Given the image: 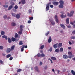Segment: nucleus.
<instances>
[{
	"label": "nucleus",
	"mask_w": 75,
	"mask_h": 75,
	"mask_svg": "<svg viewBox=\"0 0 75 75\" xmlns=\"http://www.w3.org/2000/svg\"><path fill=\"white\" fill-rule=\"evenodd\" d=\"M20 31L18 32V34L19 35H21L22 33H23V28H24V25H21L20 26Z\"/></svg>",
	"instance_id": "1"
},
{
	"label": "nucleus",
	"mask_w": 75,
	"mask_h": 75,
	"mask_svg": "<svg viewBox=\"0 0 75 75\" xmlns=\"http://www.w3.org/2000/svg\"><path fill=\"white\" fill-rule=\"evenodd\" d=\"M68 54L69 55L68 56V58H69L71 59V58L74 57V55H72V53L71 52H68Z\"/></svg>",
	"instance_id": "2"
},
{
	"label": "nucleus",
	"mask_w": 75,
	"mask_h": 75,
	"mask_svg": "<svg viewBox=\"0 0 75 75\" xmlns=\"http://www.w3.org/2000/svg\"><path fill=\"white\" fill-rule=\"evenodd\" d=\"M74 11H71L70 14H69V13H67V16L68 17H72L73 16V14H74Z\"/></svg>",
	"instance_id": "3"
},
{
	"label": "nucleus",
	"mask_w": 75,
	"mask_h": 75,
	"mask_svg": "<svg viewBox=\"0 0 75 75\" xmlns=\"http://www.w3.org/2000/svg\"><path fill=\"white\" fill-rule=\"evenodd\" d=\"M60 13L61 14H62V15H60V17L61 18H65V17H67L66 15L64 16L63 14H64V11H62L60 12Z\"/></svg>",
	"instance_id": "4"
},
{
	"label": "nucleus",
	"mask_w": 75,
	"mask_h": 75,
	"mask_svg": "<svg viewBox=\"0 0 75 75\" xmlns=\"http://www.w3.org/2000/svg\"><path fill=\"white\" fill-rule=\"evenodd\" d=\"M49 21L50 22L52 25H55V22L53 21V20H52V19H50Z\"/></svg>",
	"instance_id": "5"
},
{
	"label": "nucleus",
	"mask_w": 75,
	"mask_h": 75,
	"mask_svg": "<svg viewBox=\"0 0 75 75\" xmlns=\"http://www.w3.org/2000/svg\"><path fill=\"white\" fill-rule=\"evenodd\" d=\"M34 69L35 70H36V71H37L38 72H40V71L39 70V69H38V66H35L34 67Z\"/></svg>",
	"instance_id": "6"
},
{
	"label": "nucleus",
	"mask_w": 75,
	"mask_h": 75,
	"mask_svg": "<svg viewBox=\"0 0 75 75\" xmlns=\"http://www.w3.org/2000/svg\"><path fill=\"white\" fill-rule=\"evenodd\" d=\"M54 18L55 19V21L57 23H58V22H59V21L58 20V16L57 15H55L54 16Z\"/></svg>",
	"instance_id": "7"
},
{
	"label": "nucleus",
	"mask_w": 75,
	"mask_h": 75,
	"mask_svg": "<svg viewBox=\"0 0 75 75\" xmlns=\"http://www.w3.org/2000/svg\"><path fill=\"white\" fill-rule=\"evenodd\" d=\"M52 41V39L51 38V37L50 36L49 38V39L48 40V42L49 43H50Z\"/></svg>",
	"instance_id": "8"
},
{
	"label": "nucleus",
	"mask_w": 75,
	"mask_h": 75,
	"mask_svg": "<svg viewBox=\"0 0 75 75\" xmlns=\"http://www.w3.org/2000/svg\"><path fill=\"white\" fill-rule=\"evenodd\" d=\"M11 50L10 48H8L6 50L7 53H9L10 51Z\"/></svg>",
	"instance_id": "9"
},
{
	"label": "nucleus",
	"mask_w": 75,
	"mask_h": 75,
	"mask_svg": "<svg viewBox=\"0 0 75 75\" xmlns=\"http://www.w3.org/2000/svg\"><path fill=\"white\" fill-rule=\"evenodd\" d=\"M62 43H60L57 45L58 48H60V47H62Z\"/></svg>",
	"instance_id": "10"
},
{
	"label": "nucleus",
	"mask_w": 75,
	"mask_h": 75,
	"mask_svg": "<svg viewBox=\"0 0 75 75\" xmlns=\"http://www.w3.org/2000/svg\"><path fill=\"white\" fill-rule=\"evenodd\" d=\"M22 48L21 49V52H23V51H24V48H25V45H23L22 46Z\"/></svg>",
	"instance_id": "11"
},
{
	"label": "nucleus",
	"mask_w": 75,
	"mask_h": 75,
	"mask_svg": "<svg viewBox=\"0 0 75 75\" xmlns=\"http://www.w3.org/2000/svg\"><path fill=\"white\" fill-rule=\"evenodd\" d=\"M63 58L65 59H68V56L67 55H63Z\"/></svg>",
	"instance_id": "12"
},
{
	"label": "nucleus",
	"mask_w": 75,
	"mask_h": 75,
	"mask_svg": "<svg viewBox=\"0 0 75 75\" xmlns=\"http://www.w3.org/2000/svg\"><path fill=\"white\" fill-rule=\"evenodd\" d=\"M21 3L22 4H25V0H21Z\"/></svg>",
	"instance_id": "13"
},
{
	"label": "nucleus",
	"mask_w": 75,
	"mask_h": 75,
	"mask_svg": "<svg viewBox=\"0 0 75 75\" xmlns=\"http://www.w3.org/2000/svg\"><path fill=\"white\" fill-rule=\"evenodd\" d=\"M53 4L54 5H58L59 3L57 1H55L53 3Z\"/></svg>",
	"instance_id": "14"
},
{
	"label": "nucleus",
	"mask_w": 75,
	"mask_h": 75,
	"mask_svg": "<svg viewBox=\"0 0 75 75\" xmlns=\"http://www.w3.org/2000/svg\"><path fill=\"white\" fill-rule=\"evenodd\" d=\"M58 44V43H57V44H55L53 45V47L54 48L56 49L57 48V45Z\"/></svg>",
	"instance_id": "15"
},
{
	"label": "nucleus",
	"mask_w": 75,
	"mask_h": 75,
	"mask_svg": "<svg viewBox=\"0 0 75 75\" xmlns=\"http://www.w3.org/2000/svg\"><path fill=\"white\" fill-rule=\"evenodd\" d=\"M2 38H5V39L6 40H7L8 39V38H7V36H5V35H4L2 36Z\"/></svg>",
	"instance_id": "16"
},
{
	"label": "nucleus",
	"mask_w": 75,
	"mask_h": 75,
	"mask_svg": "<svg viewBox=\"0 0 75 75\" xmlns=\"http://www.w3.org/2000/svg\"><path fill=\"white\" fill-rule=\"evenodd\" d=\"M20 17V16L19 15V14H17L16 15V18H17V19H18Z\"/></svg>",
	"instance_id": "17"
},
{
	"label": "nucleus",
	"mask_w": 75,
	"mask_h": 75,
	"mask_svg": "<svg viewBox=\"0 0 75 75\" xmlns=\"http://www.w3.org/2000/svg\"><path fill=\"white\" fill-rule=\"evenodd\" d=\"M60 26L62 28H63V29H65V25H64L62 24H60Z\"/></svg>",
	"instance_id": "18"
},
{
	"label": "nucleus",
	"mask_w": 75,
	"mask_h": 75,
	"mask_svg": "<svg viewBox=\"0 0 75 75\" xmlns=\"http://www.w3.org/2000/svg\"><path fill=\"white\" fill-rule=\"evenodd\" d=\"M51 59H52V60H54V61H55V60L57 59L56 58L54 57H52L51 58Z\"/></svg>",
	"instance_id": "19"
},
{
	"label": "nucleus",
	"mask_w": 75,
	"mask_h": 75,
	"mask_svg": "<svg viewBox=\"0 0 75 75\" xmlns=\"http://www.w3.org/2000/svg\"><path fill=\"white\" fill-rule=\"evenodd\" d=\"M59 3L60 4H62V5H63L64 4V1H59Z\"/></svg>",
	"instance_id": "20"
},
{
	"label": "nucleus",
	"mask_w": 75,
	"mask_h": 75,
	"mask_svg": "<svg viewBox=\"0 0 75 75\" xmlns=\"http://www.w3.org/2000/svg\"><path fill=\"white\" fill-rule=\"evenodd\" d=\"M13 8L12 5L10 6L8 8V10H11V8Z\"/></svg>",
	"instance_id": "21"
},
{
	"label": "nucleus",
	"mask_w": 75,
	"mask_h": 75,
	"mask_svg": "<svg viewBox=\"0 0 75 75\" xmlns=\"http://www.w3.org/2000/svg\"><path fill=\"white\" fill-rule=\"evenodd\" d=\"M16 40V39H15V38H11L12 41H13V42H14Z\"/></svg>",
	"instance_id": "22"
},
{
	"label": "nucleus",
	"mask_w": 75,
	"mask_h": 75,
	"mask_svg": "<svg viewBox=\"0 0 75 75\" xmlns=\"http://www.w3.org/2000/svg\"><path fill=\"white\" fill-rule=\"evenodd\" d=\"M59 8H63L64 7V6L63 5L60 4V5L59 6Z\"/></svg>",
	"instance_id": "23"
},
{
	"label": "nucleus",
	"mask_w": 75,
	"mask_h": 75,
	"mask_svg": "<svg viewBox=\"0 0 75 75\" xmlns=\"http://www.w3.org/2000/svg\"><path fill=\"white\" fill-rule=\"evenodd\" d=\"M49 9H50V7L46 6V11H48V10H49Z\"/></svg>",
	"instance_id": "24"
},
{
	"label": "nucleus",
	"mask_w": 75,
	"mask_h": 75,
	"mask_svg": "<svg viewBox=\"0 0 75 75\" xmlns=\"http://www.w3.org/2000/svg\"><path fill=\"white\" fill-rule=\"evenodd\" d=\"M71 73L73 75H75V72L73 70H72L71 71Z\"/></svg>",
	"instance_id": "25"
},
{
	"label": "nucleus",
	"mask_w": 75,
	"mask_h": 75,
	"mask_svg": "<svg viewBox=\"0 0 75 75\" xmlns=\"http://www.w3.org/2000/svg\"><path fill=\"white\" fill-rule=\"evenodd\" d=\"M5 34V32L4 31H1V35H4Z\"/></svg>",
	"instance_id": "26"
},
{
	"label": "nucleus",
	"mask_w": 75,
	"mask_h": 75,
	"mask_svg": "<svg viewBox=\"0 0 75 75\" xmlns=\"http://www.w3.org/2000/svg\"><path fill=\"white\" fill-rule=\"evenodd\" d=\"M69 18H67L66 20V22L67 24L69 23Z\"/></svg>",
	"instance_id": "27"
},
{
	"label": "nucleus",
	"mask_w": 75,
	"mask_h": 75,
	"mask_svg": "<svg viewBox=\"0 0 75 75\" xmlns=\"http://www.w3.org/2000/svg\"><path fill=\"white\" fill-rule=\"evenodd\" d=\"M8 41L9 43H11V39H10V38H8Z\"/></svg>",
	"instance_id": "28"
},
{
	"label": "nucleus",
	"mask_w": 75,
	"mask_h": 75,
	"mask_svg": "<svg viewBox=\"0 0 75 75\" xmlns=\"http://www.w3.org/2000/svg\"><path fill=\"white\" fill-rule=\"evenodd\" d=\"M18 37V35L17 33H16L15 34V38H17Z\"/></svg>",
	"instance_id": "29"
},
{
	"label": "nucleus",
	"mask_w": 75,
	"mask_h": 75,
	"mask_svg": "<svg viewBox=\"0 0 75 75\" xmlns=\"http://www.w3.org/2000/svg\"><path fill=\"white\" fill-rule=\"evenodd\" d=\"M16 25V23H14L12 22L11 23V25H12V26H15Z\"/></svg>",
	"instance_id": "30"
},
{
	"label": "nucleus",
	"mask_w": 75,
	"mask_h": 75,
	"mask_svg": "<svg viewBox=\"0 0 75 75\" xmlns=\"http://www.w3.org/2000/svg\"><path fill=\"white\" fill-rule=\"evenodd\" d=\"M15 47V45H13L11 47V49L12 50H14V47Z\"/></svg>",
	"instance_id": "31"
},
{
	"label": "nucleus",
	"mask_w": 75,
	"mask_h": 75,
	"mask_svg": "<svg viewBox=\"0 0 75 75\" xmlns=\"http://www.w3.org/2000/svg\"><path fill=\"white\" fill-rule=\"evenodd\" d=\"M63 48L61 47L60 48L59 51L60 52H63Z\"/></svg>",
	"instance_id": "32"
},
{
	"label": "nucleus",
	"mask_w": 75,
	"mask_h": 75,
	"mask_svg": "<svg viewBox=\"0 0 75 75\" xmlns=\"http://www.w3.org/2000/svg\"><path fill=\"white\" fill-rule=\"evenodd\" d=\"M19 45H23V43L22 42V41H20L19 43Z\"/></svg>",
	"instance_id": "33"
},
{
	"label": "nucleus",
	"mask_w": 75,
	"mask_h": 75,
	"mask_svg": "<svg viewBox=\"0 0 75 75\" xmlns=\"http://www.w3.org/2000/svg\"><path fill=\"white\" fill-rule=\"evenodd\" d=\"M22 71V69H18L17 71V72H21Z\"/></svg>",
	"instance_id": "34"
},
{
	"label": "nucleus",
	"mask_w": 75,
	"mask_h": 75,
	"mask_svg": "<svg viewBox=\"0 0 75 75\" xmlns=\"http://www.w3.org/2000/svg\"><path fill=\"white\" fill-rule=\"evenodd\" d=\"M51 2H50L48 3L47 4L46 6H48V7H50V6L51 5Z\"/></svg>",
	"instance_id": "35"
},
{
	"label": "nucleus",
	"mask_w": 75,
	"mask_h": 75,
	"mask_svg": "<svg viewBox=\"0 0 75 75\" xmlns=\"http://www.w3.org/2000/svg\"><path fill=\"white\" fill-rule=\"evenodd\" d=\"M11 15L13 17H15L16 16V14L13 13H11Z\"/></svg>",
	"instance_id": "36"
},
{
	"label": "nucleus",
	"mask_w": 75,
	"mask_h": 75,
	"mask_svg": "<svg viewBox=\"0 0 75 75\" xmlns=\"http://www.w3.org/2000/svg\"><path fill=\"white\" fill-rule=\"evenodd\" d=\"M55 51L56 52H59V49H56L55 50Z\"/></svg>",
	"instance_id": "37"
},
{
	"label": "nucleus",
	"mask_w": 75,
	"mask_h": 75,
	"mask_svg": "<svg viewBox=\"0 0 75 75\" xmlns=\"http://www.w3.org/2000/svg\"><path fill=\"white\" fill-rule=\"evenodd\" d=\"M4 7V8H7L8 7V6L7 5H5L3 6Z\"/></svg>",
	"instance_id": "38"
},
{
	"label": "nucleus",
	"mask_w": 75,
	"mask_h": 75,
	"mask_svg": "<svg viewBox=\"0 0 75 75\" xmlns=\"http://www.w3.org/2000/svg\"><path fill=\"white\" fill-rule=\"evenodd\" d=\"M50 31H48V32H47V33H45V35H46V36H47L48 35V34H50Z\"/></svg>",
	"instance_id": "39"
},
{
	"label": "nucleus",
	"mask_w": 75,
	"mask_h": 75,
	"mask_svg": "<svg viewBox=\"0 0 75 75\" xmlns=\"http://www.w3.org/2000/svg\"><path fill=\"white\" fill-rule=\"evenodd\" d=\"M11 57V54H8L6 55L7 58H9Z\"/></svg>",
	"instance_id": "40"
},
{
	"label": "nucleus",
	"mask_w": 75,
	"mask_h": 75,
	"mask_svg": "<svg viewBox=\"0 0 75 75\" xmlns=\"http://www.w3.org/2000/svg\"><path fill=\"white\" fill-rule=\"evenodd\" d=\"M29 19L30 20H33V17H29Z\"/></svg>",
	"instance_id": "41"
},
{
	"label": "nucleus",
	"mask_w": 75,
	"mask_h": 75,
	"mask_svg": "<svg viewBox=\"0 0 75 75\" xmlns=\"http://www.w3.org/2000/svg\"><path fill=\"white\" fill-rule=\"evenodd\" d=\"M28 12L29 14H31V13H32V11H31V9H30L28 10Z\"/></svg>",
	"instance_id": "42"
},
{
	"label": "nucleus",
	"mask_w": 75,
	"mask_h": 75,
	"mask_svg": "<svg viewBox=\"0 0 75 75\" xmlns=\"http://www.w3.org/2000/svg\"><path fill=\"white\" fill-rule=\"evenodd\" d=\"M11 6H13V5L14 6L15 4V3L14 2H11Z\"/></svg>",
	"instance_id": "43"
},
{
	"label": "nucleus",
	"mask_w": 75,
	"mask_h": 75,
	"mask_svg": "<svg viewBox=\"0 0 75 75\" xmlns=\"http://www.w3.org/2000/svg\"><path fill=\"white\" fill-rule=\"evenodd\" d=\"M41 56L42 57H45V54L44 53H42L41 54Z\"/></svg>",
	"instance_id": "44"
},
{
	"label": "nucleus",
	"mask_w": 75,
	"mask_h": 75,
	"mask_svg": "<svg viewBox=\"0 0 75 75\" xmlns=\"http://www.w3.org/2000/svg\"><path fill=\"white\" fill-rule=\"evenodd\" d=\"M15 9H17L18 8V6L17 5H15L14 6Z\"/></svg>",
	"instance_id": "45"
},
{
	"label": "nucleus",
	"mask_w": 75,
	"mask_h": 75,
	"mask_svg": "<svg viewBox=\"0 0 75 75\" xmlns=\"http://www.w3.org/2000/svg\"><path fill=\"white\" fill-rule=\"evenodd\" d=\"M3 48H4L3 46H0V50H3Z\"/></svg>",
	"instance_id": "46"
},
{
	"label": "nucleus",
	"mask_w": 75,
	"mask_h": 75,
	"mask_svg": "<svg viewBox=\"0 0 75 75\" xmlns=\"http://www.w3.org/2000/svg\"><path fill=\"white\" fill-rule=\"evenodd\" d=\"M0 64H4V62L2 61L1 60H0Z\"/></svg>",
	"instance_id": "47"
},
{
	"label": "nucleus",
	"mask_w": 75,
	"mask_h": 75,
	"mask_svg": "<svg viewBox=\"0 0 75 75\" xmlns=\"http://www.w3.org/2000/svg\"><path fill=\"white\" fill-rule=\"evenodd\" d=\"M7 18V16L6 15H4V16H3V18H4V19H6V18Z\"/></svg>",
	"instance_id": "48"
},
{
	"label": "nucleus",
	"mask_w": 75,
	"mask_h": 75,
	"mask_svg": "<svg viewBox=\"0 0 75 75\" xmlns=\"http://www.w3.org/2000/svg\"><path fill=\"white\" fill-rule=\"evenodd\" d=\"M44 47V45H42L40 47V48L41 49H43Z\"/></svg>",
	"instance_id": "49"
},
{
	"label": "nucleus",
	"mask_w": 75,
	"mask_h": 75,
	"mask_svg": "<svg viewBox=\"0 0 75 75\" xmlns=\"http://www.w3.org/2000/svg\"><path fill=\"white\" fill-rule=\"evenodd\" d=\"M47 68H48V67L47 66V65H46L45 66V67H44L45 69H47Z\"/></svg>",
	"instance_id": "50"
},
{
	"label": "nucleus",
	"mask_w": 75,
	"mask_h": 75,
	"mask_svg": "<svg viewBox=\"0 0 75 75\" xmlns=\"http://www.w3.org/2000/svg\"><path fill=\"white\" fill-rule=\"evenodd\" d=\"M71 39H73V40H74V39H75V36H72L71 37Z\"/></svg>",
	"instance_id": "51"
},
{
	"label": "nucleus",
	"mask_w": 75,
	"mask_h": 75,
	"mask_svg": "<svg viewBox=\"0 0 75 75\" xmlns=\"http://www.w3.org/2000/svg\"><path fill=\"white\" fill-rule=\"evenodd\" d=\"M38 57H41V54H40V53H38Z\"/></svg>",
	"instance_id": "52"
},
{
	"label": "nucleus",
	"mask_w": 75,
	"mask_h": 75,
	"mask_svg": "<svg viewBox=\"0 0 75 75\" xmlns=\"http://www.w3.org/2000/svg\"><path fill=\"white\" fill-rule=\"evenodd\" d=\"M49 50L50 51H52V47H50V49H49Z\"/></svg>",
	"instance_id": "53"
},
{
	"label": "nucleus",
	"mask_w": 75,
	"mask_h": 75,
	"mask_svg": "<svg viewBox=\"0 0 75 75\" xmlns=\"http://www.w3.org/2000/svg\"><path fill=\"white\" fill-rule=\"evenodd\" d=\"M42 65V62H40V65L41 66Z\"/></svg>",
	"instance_id": "54"
},
{
	"label": "nucleus",
	"mask_w": 75,
	"mask_h": 75,
	"mask_svg": "<svg viewBox=\"0 0 75 75\" xmlns=\"http://www.w3.org/2000/svg\"><path fill=\"white\" fill-rule=\"evenodd\" d=\"M50 7L51 8H53L54 7V6L52 5H50Z\"/></svg>",
	"instance_id": "55"
},
{
	"label": "nucleus",
	"mask_w": 75,
	"mask_h": 75,
	"mask_svg": "<svg viewBox=\"0 0 75 75\" xmlns=\"http://www.w3.org/2000/svg\"><path fill=\"white\" fill-rule=\"evenodd\" d=\"M12 59H13V57H10V58H9V60L11 61L12 60Z\"/></svg>",
	"instance_id": "56"
},
{
	"label": "nucleus",
	"mask_w": 75,
	"mask_h": 75,
	"mask_svg": "<svg viewBox=\"0 0 75 75\" xmlns=\"http://www.w3.org/2000/svg\"><path fill=\"white\" fill-rule=\"evenodd\" d=\"M69 44H70V45H72V43L71 42V41H69Z\"/></svg>",
	"instance_id": "57"
},
{
	"label": "nucleus",
	"mask_w": 75,
	"mask_h": 75,
	"mask_svg": "<svg viewBox=\"0 0 75 75\" xmlns=\"http://www.w3.org/2000/svg\"><path fill=\"white\" fill-rule=\"evenodd\" d=\"M28 23L29 24H30V23H31V21H30V20L28 21Z\"/></svg>",
	"instance_id": "58"
},
{
	"label": "nucleus",
	"mask_w": 75,
	"mask_h": 75,
	"mask_svg": "<svg viewBox=\"0 0 75 75\" xmlns=\"http://www.w3.org/2000/svg\"><path fill=\"white\" fill-rule=\"evenodd\" d=\"M72 33V34H75V30L73 31Z\"/></svg>",
	"instance_id": "59"
},
{
	"label": "nucleus",
	"mask_w": 75,
	"mask_h": 75,
	"mask_svg": "<svg viewBox=\"0 0 75 75\" xmlns=\"http://www.w3.org/2000/svg\"><path fill=\"white\" fill-rule=\"evenodd\" d=\"M68 49L69 50H71V47H68Z\"/></svg>",
	"instance_id": "60"
},
{
	"label": "nucleus",
	"mask_w": 75,
	"mask_h": 75,
	"mask_svg": "<svg viewBox=\"0 0 75 75\" xmlns=\"http://www.w3.org/2000/svg\"><path fill=\"white\" fill-rule=\"evenodd\" d=\"M65 71H66V69H63V72H65Z\"/></svg>",
	"instance_id": "61"
},
{
	"label": "nucleus",
	"mask_w": 75,
	"mask_h": 75,
	"mask_svg": "<svg viewBox=\"0 0 75 75\" xmlns=\"http://www.w3.org/2000/svg\"><path fill=\"white\" fill-rule=\"evenodd\" d=\"M8 20H9V19H10V17L9 16L7 18Z\"/></svg>",
	"instance_id": "62"
},
{
	"label": "nucleus",
	"mask_w": 75,
	"mask_h": 75,
	"mask_svg": "<svg viewBox=\"0 0 75 75\" xmlns=\"http://www.w3.org/2000/svg\"><path fill=\"white\" fill-rule=\"evenodd\" d=\"M57 72L58 74H59V72H60V71H59V70H57Z\"/></svg>",
	"instance_id": "63"
},
{
	"label": "nucleus",
	"mask_w": 75,
	"mask_h": 75,
	"mask_svg": "<svg viewBox=\"0 0 75 75\" xmlns=\"http://www.w3.org/2000/svg\"><path fill=\"white\" fill-rule=\"evenodd\" d=\"M67 27L68 28H71V25H68Z\"/></svg>",
	"instance_id": "64"
}]
</instances>
